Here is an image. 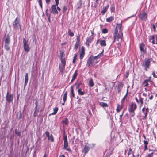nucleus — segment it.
I'll return each mask as SVG.
<instances>
[{
  "label": "nucleus",
  "instance_id": "nucleus-1",
  "mask_svg": "<svg viewBox=\"0 0 157 157\" xmlns=\"http://www.w3.org/2000/svg\"><path fill=\"white\" fill-rule=\"evenodd\" d=\"M98 60L94 56H91L87 61V65L89 67H91L98 62Z\"/></svg>",
  "mask_w": 157,
  "mask_h": 157
},
{
  "label": "nucleus",
  "instance_id": "nucleus-2",
  "mask_svg": "<svg viewBox=\"0 0 157 157\" xmlns=\"http://www.w3.org/2000/svg\"><path fill=\"white\" fill-rule=\"evenodd\" d=\"M151 60V59L146 58L141 63L142 67L145 71H147V69L149 68L150 63Z\"/></svg>",
  "mask_w": 157,
  "mask_h": 157
},
{
  "label": "nucleus",
  "instance_id": "nucleus-3",
  "mask_svg": "<svg viewBox=\"0 0 157 157\" xmlns=\"http://www.w3.org/2000/svg\"><path fill=\"white\" fill-rule=\"evenodd\" d=\"M122 32H120V33H115L113 42L118 44L121 43L122 41Z\"/></svg>",
  "mask_w": 157,
  "mask_h": 157
},
{
  "label": "nucleus",
  "instance_id": "nucleus-4",
  "mask_svg": "<svg viewBox=\"0 0 157 157\" xmlns=\"http://www.w3.org/2000/svg\"><path fill=\"white\" fill-rule=\"evenodd\" d=\"M61 63H60L59 67L60 72L63 74L66 65V61L64 58H62L61 59Z\"/></svg>",
  "mask_w": 157,
  "mask_h": 157
},
{
  "label": "nucleus",
  "instance_id": "nucleus-5",
  "mask_svg": "<svg viewBox=\"0 0 157 157\" xmlns=\"http://www.w3.org/2000/svg\"><path fill=\"white\" fill-rule=\"evenodd\" d=\"M5 41V45L4 47L6 51L9 50L10 48V39L9 37H7L5 38L4 40Z\"/></svg>",
  "mask_w": 157,
  "mask_h": 157
},
{
  "label": "nucleus",
  "instance_id": "nucleus-6",
  "mask_svg": "<svg viewBox=\"0 0 157 157\" xmlns=\"http://www.w3.org/2000/svg\"><path fill=\"white\" fill-rule=\"evenodd\" d=\"M23 43L24 51L27 52H28L29 51L30 48L28 44L27 41L24 38H23Z\"/></svg>",
  "mask_w": 157,
  "mask_h": 157
},
{
  "label": "nucleus",
  "instance_id": "nucleus-7",
  "mask_svg": "<svg viewBox=\"0 0 157 157\" xmlns=\"http://www.w3.org/2000/svg\"><path fill=\"white\" fill-rule=\"evenodd\" d=\"M137 108V106L135 103L132 102L130 105L128 111L129 112H133Z\"/></svg>",
  "mask_w": 157,
  "mask_h": 157
},
{
  "label": "nucleus",
  "instance_id": "nucleus-8",
  "mask_svg": "<svg viewBox=\"0 0 157 157\" xmlns=\"http://www.w3.org/2000/svg\"><path fill=\"white\" fill-rule=\"evenodd\" d=\"M149 40L153 44H157V35H156L155 36H151Z\"/></svg>",
  "mask_w": 157,
  "mask_h": 157
},
{
  "label": "nucleus",
  "instance_id": "nucleus-9",
  "mask_svg": "<svg viewBox=\"0 0 157 157\" xmlns=\"http://www.w3.org/2000/svg\"><path fill=\"white\" fill-rule=\"evenodd\" d=\"M50 11L51 13L53 14H58V12L57 10L56 6V5H52V6Z\"/></svg>",
  "mask_w": 157,
  "mask_h": 157
},
{
  "label": "nucleus",
  "instance_id": "nucleus-10",
  "mask_svg": "<svg viewBox=\"0 0 157 157\" xmlns=\"http://www.w3.org/2000/svg\"><path fill=\"white\" fill-rule=\"evenodd\" d=\"M122 26V25L121 23L117 24L116 25L115 33H120V32H122L121 30Z\"/></svg>",
  "mask_w": 157,
  "mask_h": 157
},
{
  "label": "nucleus",
  "instance_id": "nucleus-11",
  "mask_svg": "<svg viewBox=\"0 0 157 157\" xmlns=\"http://www.w3.org/2000/svg\"><path fill=\"white\" fill-rule=\"evenodd\" d=\"M13 25L14 27L17 29L20 28L19 21L18 20L17 17L13 21Z\"/></svg>",
  "mask_w": 157,
  "mask_h": 157
},
{
  "label": "nucleus",
  "instance_id": "nucleus-12",
  "mask_svg": "<svg viewBox=\"0 0 157 157\" xmlns=\"http://www.w3.org/2000/svg\"><path fill=\"white\" fill-rule=\"evenodd\" d=\"M140 49L141 52L144 54L146 52V49L144 44L141 43L139 45Z\"/></svg>",
  "mask_w": 157,
  "mask_h": 157
},
{
  "label": "nucleus",
  "instance_id": "nucleus-13",
  "mask_svg": "<svg viewBox=\"0 0 157 157\" xmlns=\"http://www.w3.org/2000/svg\"><path fill=\"white\" fill-rule=\"evenodd\" d=\"M13 99V94L9 95L8 92H7L6 96V100L9 103L12 102Z\"/></svg>",
  "mask_w": 157,
  "mask_h": 157
},
{
  "label": "nucleus",
  "instance_id": "nucleus-14",
  "mask_svg": "<svg viewBox=\"0 0 157 157\" xmlns=\"http://www.w3.org/2000/svg\"><path fill=\"white\" fill-rule=\"evenodd\" d=\"M147 14L144 12L141 13L139 15V17L142 20H145L147 18Z\"/></svg>",
  "mask_w": 157,
  "mask_h": 157
},
{
  "label": "nucleus",
  "instance_id": "nucleus-15",
  "mask_svg": "<svg viewBox=\"0 0 157 157\" xmlns=\"http://www.w3.org/2000/svg\"><path fill=\"white\" fill-rule=\"evenodd\" d=\"M64 146L63 149H66L68 146V143L67 142V137L66 135L63 136Z\"/></svg>",
  "mask_w": 157,
  "mask_h": 157
},
{
  "label": "nucleus",
  "instance_id": "nucleus-16",
  "mask_svg": "<svg viewBox=\"0 0 157 157\" xmlns=\"http://www.w3.org/2000/svg\"><path fill=\"white\" fill-rule=\"evenodd\" d=\"M142 111L144 114V117L145 119H146L147 114L149 112V109L148 108H145V107H144L142 108Z\"/></svg>",
  "mask_w": 157,
  "mask_h": 157
},
{
  "label": "nucleus",
  "instance_id": "nucleus-17",
  "mask_svg": "<svg viewBox=\"0 0 157 157\" xmlns=\"http://www.w3.org/2000/svg\"><path fill=\"white\" fill-rule=\"evenodd\" d=\"M92 37L91 36L88 37L86 40V46L89 47V46L90 43H91L92 40Z\"/></svg>",
  "mask_w": 157,
  "mask_h": 157
},
{
  "label": "nucleus",
  "instance_id": "nucleus-18",
  "mask_svg": "<svg viewBox=\"0 0 157 157\" xmlns=\"http://www.w3.org/2000/svg\"><path fill=\"white\" fill-rule=\"evenodd\" d=\"M85 55V50L83 47H82L81 49V52L80 54V59H83Z\"/></svg>",
  "mask_w": 157,
  "mask_h": 157
},
{
  "label": "nucleus",
  "instance_id": "nucleus-19",
  "mask_svg": "<svg viewBox=\"0 0 157 157\" xmlns=\"http://www.w3.org/2000/svg\"><path fill=\"white\" fill-rule=\"evenodd\" d=\"M123 84L122 83L120 82L118 83V84L117 85V87H118L117 91H118V93H119L121 91V90L122 88L123 87Z\"/></svg>",
  "mask_w": 157,
  "mask_h": 157
},
{
  "label": "nucleus",
  "instance_id": "nucleus-20",
  "mask_svg": "<svg viewBox=\"0 0 157 157\" xmlns=\"http://www.w3.org/2000/svg\"><path fill=\"white\" fill-rule=\"evenodd\" d=\"M62 123L63 126H64L67 125L68 124V119L67 118H65L62 121Z\"/></svg>",
  "mask_w": 157,
  "mask_h": 157
},
{
  "label": "nucleus",
  "instance_id": "nucleus-21",
  "mask_svg": "<svg viewBox=\"0 0 157 157\" xmlns=\"http://www.w3.org/2000/svg\"><path fill=\"white\" fill-rule=\"evenodd\" d=\"M109 7V5H107L105 7H104L103 10H101V13L103 14H104L107 11Z\"/></svg>",
  "mask_w": 157,
  "mask_h": 157
},
{
  "label": "nucleus",
  "instance_id": "nucleus-22",
  "mask_svg": "<svg viewBox=\"0 0 157 157\" xmlns=\"http://www.w3.org/2000/svg\"><path fill=\"white\" fill-rule=\"evenodd\" d=\"M100 44L101 46H105L106 45L105 40H100Z\"/></svg>",
  "mask_w": 157,
  "mask_h": 157
},
{
  "label": "nucleus",
  "instance_id": "nucleus-23",
  "mask_svg": "<svg viewBox=\"0 0 157 157\" xmlns=\"http://www.w3.org/2000/svg\"><path fill=\"white\" fill-rule=\"evenodd\" d=\"M28 81V75L27 73L25 74L24 85L26 86Z\"/></svg>",
  "mask_w": 157,
  "mask_h": 157
},
{
  "label": "nucleus",
  "instance_id": "nucleus-24",
  "mask_svg": "<svg viewBox=\"0 0 157 157\" xmlns=\"http://www.w3.org/2000/svg\"><path fill=\"white\" fill-rule=\"evenodd\" d=\"M138 103L140 104V106H142L143 103V98L140 96H139V99Z\"/></svg>",
  "mask_w": 157,
  "mask_h": 157
},
{
  "label": "nucleus",
  "instance_id": "nucleus-25",
  "mask_svg": "<svg viewBox=\"0 0 157 157\" xmlns=\"http://www.w3.org/2000/svg\"><path fill=\"white\" fill-rule=\"evenodd\" d=\"M71 97L72 96L73 98H75V94L74 93V87L71 86Z\"/></svg>",
  "mask_w": 157,
  "mask_h": 157
},
{
  "label": "nucleus",
  "instance_id": "nucleus-26",
  "mask_svg": "<svg viewBox=\"0 0 157 157\" xmlns=\"http://www.w3.org/2000/svg\"><path fill=\"white\" fill-rule=\"evenodd\" d=\"M106 21L108 22H110L114 20V17L111 16L109 18L106 19Z\"/></svg>",
  "mask_w": 157,
  "mask_h": 157
},
{
  "label": "nucleus",
  "instance_id": "nucleus-27",
  "mask_svg": "<svg viewBox=\"0 0 157 157\" xmlns=\"http://www.w3.org/2000/svg\"><path fill=\"white\" fill-rule=\"evenodd\" d=\"M103 52H104V50H103L102 52L99 53L98 55L97 56H94L98 60L99 59H100V58L103 55Z\"/></svg>",
  "mask_w": 157,
  "mask_h": 157
},
{
  "label": "nucleus",
  "instance_id": "nucleus-28",
  "mask_svg": "<svg viewBox=\"0 0 157 157\" xmlns=\"http://www.w3.org/2000/svg\"><path fill=\"white\" fill-rule=\"evenodd\" d=\"M78 93L79 95H83L85 94L84 92L82 90L81 88L77 90Z\"/></svg>",
  "mask_w": 157,
  "mask_h": 157
},
{
  "label": "nucleus",
  "instance_id": "nucleus-29",
  "mask_svg": "<svg viewBox=\"0 0 157 157\" xmlns=\"http://www.w3.org/2000/svg\"><path fill=\"white\" fill-rule=\"evenodd\" d=\"M53 110L54 111L52 113L50 114V115H54L56 114L57 113L58 110V107H55L54 108Z\"/></svg>",
  "mask_w": 157,
  "mask_h": 157
},
{
  "label": "nucleus",
  "instance_id": "nucleus-30",
  "mask_svg": "<svg viewBox=\"0 0 157 157\" xmlns=\"http://www.w3.org/2000/svg\"><path fill=\"white\" fill-rule=\"evenodd\" d=\"M90 149V147L88 146H85L84 148L83 151L84 152L85 154L87 153Z\"/></svg>",
  "mask_w": 157,
  "mask_h": 157
},
{
  "label": "nucleus",
  "instance_id": "nucleus-31",
  "mask_svg": "<svg viewBox=\"0 0 157 157\" xmlns=\"http://www.w3.org/2000/svg\"><path fill=\"white\" fill-rule=\"evenodd\" d=\"M67 92L66 91L64 94L63 96V100L64 102H65L67 100Z\"/></svg>",
  "mask_w": 157,
  "mask_h": 157
},
{
  "label": "nucleus",
  "instance_id": "nucleus-32",
  "mask_svg": "<svg viewBox=\"0 0 157 157\" xmlns=\"http://www.w3.org/2000/svg\"><path fill=\"white\" fill-rule=\"evenodd\" d=\"M89 85L91 87L94 86V83L92 78H91L90 79L89 82Z\"/></svg>",
  "mask_w": 157,
  "mask_h": 157
},
{
  "label": "nucleus",
  "instance_id": "nucleus-33",
  "mask_svg": "<svg viewBox=\"0 0 157 157\" xmlns=\"http://www.w3.org/2000/svg\"><path fill=\"white\" fill-rule=\"evenodd\" d=\"M100 105L102 107H108V106L107 104L106 103L101 102L100 103Z\"/></svg>",
  "mask_w": 157,
  "mask_h": 157
},
{
  "label": "nucleus",
  "instance_id": "nucleus-34",
  "mask_svg": "<svg viewBox=\"0 0 157 157\" xmlns=\"http://www.w3.org/2000/svg\"><path fill=\"white\" fill-rule=\"evenodd\" d=\"M121 109L122 107L120 106V105L119 104H117V107L116 109L118 113Z\"/></svg>",
  "mask_w": 157,
  "mask_h": 157
},
{
  "label": "nucleus",
  "instance_id": "nucleus-35",
  "mask_svg": "<svg viewBox=\"0 0 157 157\" xmlns=\"http://www.w3.org/2000/svg\"><path fill=\"white\" fill-rule=\"evenodd\" d=\"M48 10L47 9L46 11V14L48 17V19L49 21L50 22V17L49 14L48 13Z\"/></svg>",
  "mask_w": 157,
  "mask_h": 157
},
{
  "label": "nucleus",
  "instance_id": "nucleus-36",
  "mask_svg": "<svg viewBox=\"0 0 157 157\" xmlns=\"http://www.w3.org/2000/svg\"><path fill=\"white\" fill-rule=\"evenodd\" d=\"M48 140H50L52 142L54 141V138L52 135H51L49 136L48 137Z\"/></svg>",
  "mask_w": 157,
  "mask_h": 157
},
{
  "label": "nucleus",
  "instance_id": "nucleus-37",
  "mask_svg": "<svg viewBox=\"0 0 157 157\" xmlns=\"http://www.w3.org/2000/svg\"><path fill=\"white\" fill-rule=\"evenodd\" d=\"M148 82L146 80H145L143 82V84L144 85V86L146 87L148 86Z\"/></svg>",
  "mask_w": 157,
  "mask_h": 157
},
{
  "label": "nucleus",
  "instance_id": "nucleus-38",
  "mask_svg": "<svg viewBox=\"0 0 157 157\" xmlns=\"http://www.w3.org/2000/svg\"><path fill=\"white\" fill-rule=\"evenodd\" d=\"M77 75V70H76L74 73L73 76L72 78H73V79H75L76 78V77Z\"/></svg>",
  "mask_w": 157,
  "mask_h": 157
},
{
  "label": "nucleus",
  "instance_id": "nucleus-39",
  "mask_svg": "<svg viewBox=\"0 0 157 157\" xmlns=\"http://www.w3.org/2000/svg\"><path fill=\"white\" fill-rule=\"evenodd\" d=\"M35 110L33 116L34 117H36L37 114L38 112V109L37 108H35Z\"/></svg>",
  "mask_w": 157,
  "mask_h": 157
},
{
  "label": "nucleus",
  "instance_id": "nucleus-40",
  "mask_svg": "<svg viewBox=\"0 0 157 157\" xmlns=\"http://www.w3.org/2000/svg\"><path fill=\"white\" fill-rule=\"evenodd\" d=\"M68 34L71 37L73 36L74 35L73 33L71 32L70 29L68 30Z\"/></svg>",
  "mask_w": 157,
  "mask_h": 157
},
{
  "label": "nucleus",
  "instance_id": "nucleus-41",
  "mask_svg": "<svg viewBox=\"0 0 157 157\" xmlns=\"http://www.w3.org/2000/svg\"><path fill=\"white\" fill-rule=\"evenodd\" d=\"M37 1L40 5V6L41 9H42L43 6H42V0H37Z\"/></svg>",
  "mask_w": 157,
  "mask_h": 157
},
{
  "label": "nucleus",
  "instance_id": "nucleus-42",
  "mask_svg": "<svg viewBox=\"0 0 157 157\" xmlns=\"http://www.w3.org/2000/svg\"><path fill=\"white\" fill-rule=\"evenodd\" d=\"M79 45V43L76 42L75 45L74 49L76 50L78 48Z\"/></svg>",
  "mask_w": 157,
  "mask_h": 157
},
{
  "label": "nucleus",
  "instance_id": "nucleus-43",
  "mask_svg": "<svg viewBox=\"0 0 157 157\" xmlns=\"http://www.w3.org/2000/svg\"><path fill=\"white\" fill-rule=\"evenodd\" d=\"M80 35L79 34H78L77 37V41L76 42L79 43L80 41Z\"/></svg>",
  "mask_w": 157,
  "mask_h": 157
},
{
  "label": "nucleus",
  "instance_id": "nucleus-44",
  "mask_svg": "<svg viewBox=\"0 0 157 157\" xmlns=\"http://www.w3.org/2000/svg\"><path fill=\"white\" fill-rule=\"evenodd\" d=\"M153 152L148 154L146 155L145 157H153Z\"/></svg>",
  "mask_w": 157,
  "mask_h": 157
},
{
  "label": "nucleus",
  "instance_id": "nucleus-45",
  "mask_svg": "<svg viewBox=\"0 0 157 157\" xmlns=\"http://www.w3.org/2000/svg\"><path fill=\"white\" fill-rule=\"evenodd\" d=\"M77 56L76 54H75L74 55L73 60V63H75L76 61V58H77Z\"/></svg>",
  "mask_w": 157,
  "mask_h": 157
},
{
  "label": "nucleus",
  "instance_id": "nucleus-46",
  "mask_svg": "<svg viewBox=\"0 0 157 157\" xmlns=\"http://www.w3.org/2000/svg\"><path fill=\"white\" fill-rule=\"evenodd\" d=\"M127 94H126L123 97V98L121 100V102L122 104L124 102V101L125 100V99L126 96H127Z\"/></svg>",
  "mask_w": 157,
  "mask_h": 157
},
{
  "label": "nucleus",
  "instance_id": "nucleus-47",
  "mask_svg": "<svg viewBox=\"0 0 157 157\" xmlns=\"http://www.w3.org/2000/svg\"><path fill=\"white\" fill-rule=\"evenodd\" d=\"M108 30L106 29H104L102 30V32L104 33H106L108 32Z\"/></svg>",
  "mask_w": 157,
  "mask_h": 157
},
{
  "label": "nucleus",
  "instance_id": "nucleus-48",
  "mask_svg": "<svg viewBox=\"0 0 157 157\" xmlns=\"http://www.w3.org/2000/svg\"><path fill=\"white\" fill-rule=\"evenodd\" d=\"M132 153V149L131 148L129 149L128 152V155H129Z\"/></svg>",
  "mask_w": 157,
  "mask_h": 157
},
{
  "label": "nucleus",
  "instance_id": "nucleus-49",
  "mask_svg": "<svg viewBox=\"0 0 157 157\" xmlns=\"http://www.w3.org/2000/svg\"><path fill=\"white\" fill-rule=\"evenodd\" d=\"M143 142L144 145V146H147L148 142L147 141L144 140L143 141Z\"/></svg>",
  "mask_w": 157,
  "mask_h": 157
},
{
  "label": "nucleus",
  "instance_id": "nucleus-50",
  "mask_svg": "<svg viewBox=\"0 0 157 157\" xmlns=\"http://www.w3.org/2000/svg\"><path fill=\"white\" fill-rule=\"evenodd\" d=\"M45 133L46 134V136L47 137H48V138L50 136L49 133L48 132L46 131L45 132Z\"/></svg>",
  "mask_w": 157,
  "mask_h": 157
},
{
  "label": "nucleus",
  "instance_id": "nucleus-51",
  "mask_svg": "<svg viewBox=\"0 0 157 157\" xmlns=\"http://www.w3.org/2000/svg\"><path fill=\"white\" fill-rule=\"evenodd\" d=\"M56 2V5H55L56 6H58L59 4V0H55Z\"/></svg>",
  "mask_w": 157,
  "mask_h": 157
},
{
  "label": "nucleus",
  "instance_id": "nucleus-52",
  "mask_svg": "<svg viewBox=\"0 0 157 157\" xmlns=\"http://www.w3.org/2000/svg\"><path fill=\"white\" fill-rule=\"evenodd\" d=\"M152 74L154 78H157V76H156L155 71L153 72Z\"/></svg>",
  "mask_w": 157,
  "mask_h": 157
},
{
  "label": "nucleus",
  "instance_id": "nucleus-53",
  "mask_svg": "<svg viewBox=\"0 0 157 157\" xmlns=\"http://www.w3.org/2000/svg\"><path fill=\"white\" fill-rule=\"evenodd\" d=\"M80 84H79V83L77 85V86L76 87V89H78V90L79 89H81V88H80Z\"/></svg>",
  "mask_w": 157,
  "mask_h": 157
},
{
  "label": "nucleus",
  "instance_id": "nucleus-54",
  "mask_svg": "<svg viewBox=\"0 0 157 157\" xmlns=\"http://www.w3.org/2000/svg\"><path fill=\"white\" fill-rule=\"evenodd\" d=\"M15 133L18 136H21V133H20V132H17L16 131H15Z\"/></svg>",
  "mask_w": 157,
  "mask_h": 157
},
{
  "label": "nucleus",
  "instance_id": "nucleus-55",
  "mask_svg": "<svg viewBox=\"0 0 157 157\" xmlns=\"http://www.w3.org/2000/svg\"><path fill=\"white\" fill-rule=\"evenodd\" d=\"M46 3L49 4L50 2V0H45Z\"/></svg>",
  "mask_w": 157,
  "mask_h": 157
},
{
  "label": "nucleus",
  "instance_id": "nucleus-56",
  "mask_svg": "<svg viewBox=\"0 0 157 157\" xmlns=\"http://www.w3.org/2000/svg\"><path fill=\"white\" fill-rule=\"evenodd\" d=\"M147 149V146H144V151H145Z\"/></svg>",
  "mask_w": 157,
  "mask_h": 157
},
{
  "label": "nucleus",
  "instance_id": "nucleus-57",
  "mask_svg": "<svg viewBox=\"0 0 157 157\" xmlns=\"http://www.w3.org/2000/svg\"><path fill=\"white\" fill-rule=\"evenodd\" d=\"M151 77L150 76L149 77L148 79H146L147 80L148 82H151Z\"/></svg>",
  "mask_w": 157,
  "mask_h": 157
},
{
  "label": "nucleus",
  "instance_id": "nucleus-58",
  "mask_svg": "<svg viewBox=\"0 0 157 157\" xmlns=\"http://www.w3.org/2000/svg\"><path fill=\"white\" fill-rule=\"evenodd\" d=\"M63 12H64L65 11L67 10V8L65 6H64L63 8Z\"/></svg>",
  "mask_w": 157,
  "mask_h": 157
},
{
  "label": "nucleus",
  "instance_id": "nucleus-59",
  "mask_svg": "<svg viewBox=\"0 0 157 157\" xmlns=\"http://www.w3.org/2000/svg\"><path fill=\"white\" fill-rule=\"evenodd\" d=\"M65 149L67 150V151H68L70 152H71V150L70 148H66V149Z\"/></svg>",
  "mask_w": 157,
  "mask_h": 157
},
{
  "label": "nucleus",
  "instance_id": "nucleus-60",
  "mask_svg": "<svg viewBox=\"0 0 157 157\" xmlns=\"http://www.w3.org/2000/svg\"><path fill=\"white\" fill-rule=\"evenodd\" d=\"M129 87H130V86H127V93H126V94H128V88H129Z\"/></svg>",
  "mask_w": 157,
  "mask_h": 157
},
{
  "label": "nucleus",
  "instance_id": "nucleus-61",
  "mask_svg": "<svg viewBox=\"0 0 157 157\" xmlns=\"http://www.w3.org/2000/svg\"><path fill=\"white\" fill-rule=\"evenodd\" d=\"M36 107L35 108H37V107L38 106V102L37 101H36L35 102Z\"/></svg>",
  "mask_w": 157,
  "mask_h": 157
},
{
  "label": "nucleus",
  "instance_id": "nucleus-62",
  "mask_svg": "<svg viewBox=\"0 0 157 157\" xmlns=\"http://www.w3.org/2000/svg\"><path fill=\"white\" fill-rule=\"evenodd\" d=\"M123 113H122L121 115H120V119L121 120L122 117L123 115Z\"/></svg>",
  "mask_w": 157,
  "mask_h": 157
},
{
  "label": "nucleus",
  "instance_id": "nucleus-63",
  "mask_svg": "<svg viewBox=\"0 0 157 157\" xmlns=\"http://www.w3.org/2000/svg\"><path fill=\"white\" fill-rule=\"evenodd\" d=\"M153 29H154V31H155V30H156L155 26V25L154 24H153Z\"/></svg>",
  "mask_w": 157,
  "mask_h": 157
},
{
  "label": "nucleus",
  "instance_id": "nucleus-64",
  "mask_svg": "<svg viewBox=\"0 0 157 157\" xmlns=\"http://www.w3.org/2000/svg\"><path fill=\"white\" fill-rule=\"evenodd\" d=\"M59 157H65V156L63 155H60Z\"/></svg>",
  "mask_w": 157,
  "mask_h": 157
}]
</instances>
